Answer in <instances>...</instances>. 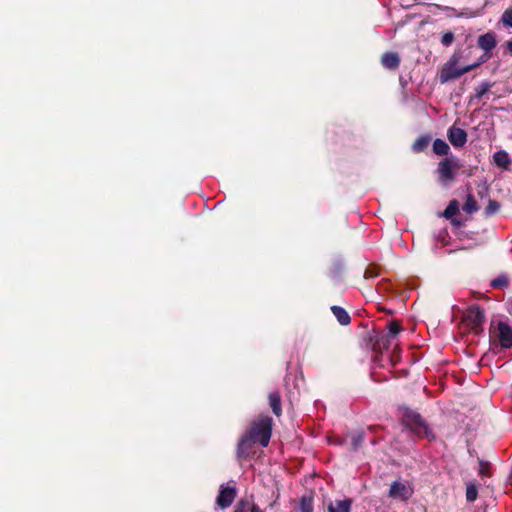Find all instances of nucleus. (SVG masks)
<instances>
[{
  "label": "nucleus",
  "instance_id": "nucleus-2",
  "mask_svg": "<svg viewBox=\"0 0 512 512\" xmlns=\"http://www.w3.org/2000/svg\"><path fill=\"white\" fill-rule=\"evenodd\" d=\"M272 427L273 419L268 415L260 414L251 422L246 434L262 447H267L272 436Z\"/></svg>",
  "mask_w": 512,
  "mask_h": 512
},
{
  "label": "nucleus",
  "instance_id": "nucleus-22",
  "mask_svg": "<svg viewBox=\"0 0 512 512\" xmlns=\"http://www.w3.org/2000/svg\"><path fill=\"white\" fill-rule=\"evenodd\" d=\"M364 440H365V434L363 431H359L356 434H354L351 439V446H352L351 450L357 451L364 443Z\"/></svg>",
  "mask_w": 512,
  "mask_h": 512
},
{
  "label": "nucleus",
  "instance_id": "nucleus-17",
  "mask_svg": "<svg viewBox=\"0 0 512 512\" xmlns=\"http://www.w3.org/2000/svg\"><path fill=\"white\" fill-rule=\"evenodd\" d=\"M331 311L341 325L346 326L351 322V317L344 308L333 305Z\"/></svg>",
  "mask_w": 512,
  "mask_h": 512
},
{
  "label": "nucleus",
  "instance_id": "nucleus-31",
  "mask_svg": "<svg viewBox=\"0 0 512 512\" xmlns=\"http://www.w3.org/2000/svg\"><path fill=\"white\" fill-rule=\"evenodd\" d=\"M501 21L504 26L512 28V7L503 12Z\"/></svg>",
  "mask_w": 512,
  "mask_h": 512
},
{
  "label": "nucleus",
  "instance_id": "nucleus-28",
  "mask_svg": "<svg viewBox=\"0 0 512 512\" xmlns=\"http://www.w3.org/2000/svg\"><path fill=\"white\" fill-rule=\"evenodd\" d=\"M301 512H313V500L311 497H302L300 500Z\"/></svg>",
  "mask_w": 512,
  "mask_h": 512
},
{
  "label": "nucleus",
  "instance_id": "nucleus-13",
  "mask_svg": "<svg viewBox=\"0 0 512 512\" xmlns=\"http://www.w3.org/2000/svg\"><path fill=\"white\" fill-rule=\"evenodd\" d=\"M493 162L496 166L503 170H510L512 165V159L508 152L505 150H499L493 155Z\"/></svg>",
  "mask_w": 512,
  "mask_h": 512
},
{
  "label": "nucleus",
  "instance_id": "nucleus-36",
  "mask_svg": "<svg viewBox=\"0 0 512 512\" xmlns=\"http://www.w3.org/2000/svg\"><path fill=\"white\" fill-rule=\"evenodd\" d=\"M251 512H264V511L255 503H252Z\"/></svg>",
  "mask_w": 512,
  "mask_h": 512
},
{
  "label": "nucleus",
  "instance_id": "nucleus-23",
  "mask_svg": "<svg viewBox=\"0 0 512 512\" xmlns=\"http://www.w3.org/2000/svg\"><path fill=\"white\" fill-rule=\"evenodd\" d=\"M459 212V205L457 200H452L443 212V216L447 219L452 218Z\"/></svg>",
  "mask_w": 512,
  "mask_h": 512
},
{
  "label": "nucleus",
  "instance_id": "nucleus-12",
  "mask_svg": "<svg viewBox=\"0 0 512 512\" xmlns=\"http://www.w3.org/2000/svg\"><path fill=\"white\" fill-rule=\"evenodd\" d=\"M477 46L485 52L493 53V49L497 46L495 32L489 31L485 34L480 35L477 39Z\"/></svg>",
  "mask_w": 512,
  "mask_h": 512
},
{
  "label": "nucleus",
  "instance_id": "nucleus-35",
  "mask_svg": "<svg viewBox=\"0 0 512 512\" xmlns=\"http://www.w3.org/2000/svg\"><path fill=\"white\" fill-rule=\"evenodd\" d=\"M342 272V266L340 263H334L332 267L330 268V273L333 275V277L340 276Z\"/></svg>",
  "mask_w": 512,
  "mask_h": 512
},
{
  "label": "nucleus",
  "instance_id": "nucleus-25",
  "mask_svg": "<svg viewBox=\"0 0 512 512\" xmlns=\"http://www.w3.org/2000/svg\"><path fill=\"white\" fill-rule=\"evenodd\" d=\"M251 506L252 504L249 499L242 498L237 502L233 512H248L249 510L251 511Z\"/></svg>",
  "mask_w": 512,
  "mask_h": 512
},
{
  "label": "nucleus",
  "instance_id": "nucleus-33",
  "mask_svg": "<svg viewBox=\"0 0 512 512\" xmlns=\"http://www.w3.org/2000/svg\"><path fill=\"white\" fill-rule=\"evenodd\" d=\"M461 59V54L459 52H454L449 60L443 66H457Z\"/></svg>",
  "mask_w": 512,
  "mask_h": 512
},
{
  "label": "nucleus",
  "instance_id": "nucleus-3",
  "mask_svg": "<svg viewBox=\"0 0 512 512\" xmlns=\"http://www.w3.org/2000/svg\"><path fill=\"white\" fill-rule=\"evenodd\" d=\"M462 168L460 160L456 157H446L438 163V182L448 186L456 179V172Z\"/></svg>",
  "mask_w": 512,
  "mask_h": 512
},
{
  "label": "nucleus",
  "instance_id": "nucleus-5",
  "mask_svg": "<svg viewBox=\"0 0 512 512\" xmlns=\"http://www.w3.org/2000/svg\"><path fill=\"white\" fill-rule=\"evenodd\" d=\"M485 312L479 305L470 306L465 313V321L475 334L483 332Z\"/></svg>",
  "mask_w": 512,
  "mask_h": 512
},
{
  "label": "nucleus",
  "instance_id": "nucleus-15",
  "mask_svg": "<svg viewBox=\"0 0 512 512\" xmlns=\"http://www.w3.org/2000/svg\"><path fill=\"white\" fill-rule=\"evenodd\" d=\"M269 406L276 417L282 415L281 394L279 391L270 392L268 395Z\"/></svg>",
  "mask_w": 512,
  "mask_h": 512
},
{
  "label": "nucleus",
  "instance_id": "nucleus-8",
  "mask_svg": "<svg viewBox=\"0 0 512 512\" xmlns=\"http://www.w3.org/2000/svg\"><path fill=\"white\" fill-rule=\"evenodd\" d=\"M257 442L250 438L246 433L243 434L237 444L236 448V457L239 461H244L250 459L255 451L254 445Z\"/></svg>",
  "mask_w": 512,
  "mask_h": 512
},
{
  "label": "nucleus",
  "instance_id": "nucleus-10",
  "mask_svg": "<svg viewBox=\"0 0 512 512\" xmlns=\"http://www.w3.org/2000/svg\"><path fill=\"white\" fill-rule=\"evenodd\" d=\"M470 71L471 67H468V65L461 68H458L457 66H443L440 72L439 79L441 83H446L451 80L457 79Z\"/></svg>",
  "mask_w": 512,
  "mask_h": 512
},
{
  "label": "nucleus",
  "instance_id": "nucleus-18",
  "mask_svg": "<svg viewBox=\"0 0 512 512\" xmlns=\"http://www.w3.org/2000/svg\"><path fill=\"white\" fill-rule=\"evenodd\" d=\"M432 137L430 135H421L412 144V150L414 153L424 152L430 145Z\"/></svg>",
  "mask_w": 512,
  "mask_h": 512
},
{
  "label": "nucleus",
  "instance_id": "nucleus-27",
  "mask_svg": "<svg viewBox=\"0 0 512 512\" xmlns=\"http://www.w3.org/2000/svg\"><path fill=\"white\" fill-rule=\"evenodd\" d=\"M492 57H493V53L484 51V53L478 58V60L475 63L468 65V67H471V71H472V70L478 68L480 65L489 61Z\"/></svg>",
  "mask_w": 512,
  "mask_h": 512
},
{
  "label": "nucleus",
  "instance_id": "nucleus-14",
  "mask_svg": "<svg viewBox=\"0 0 512 512\" xmlns=\"http://www.w3.org/2000/svg\"><path fill=\"white\" fill-rule=\"evenodd\" d=\"M400 57L396 52H386L381 56V64L390 70H396L400 65Z\"/></svg>",
  "mask_w": 512,
  "mask_h": 512
},
{
  "label": "nucleus",
  "instance_id": "nucleus-30",
  "mask_svg": "<svg viewBox=\"0 0 512 512\" xmlns=\"http://www.w3.org/2000/svg\"><path fill=\"white\" fill-rule=\"evenodd\" d=\"M478 491L475 484H469L466 488V499L468 502H473L477 499Z\"/></svg>",
  "mask_w": 512,
  "mask_h": 512
},
{
  "label": "nucleus",
  "instance_id": "nucleus-24",
  "mask_svg": "<svg viewBox=\"0 0 512 512\" xmlns=\"http://www.w3.org/2000/svg\"><path fill=\"white\" fill-rule=\"evenodd\" d=\"M402 330V327L398 321H391L388 324V332L385 333L389 335V338L392 340L395 338Z\"/></svg>",
  "mask_w": 512,
  "mask_h": 512
},
{
  "label": "nucleus",
  "instance_id": "nucleus-7",
  "mask_svg": "<svg viewBox=\"0 0 512 512\" xmlns=\"http://www.w3.org/2000/svg\"><path fill=\"white\" fill-rule=\"evenodd\" d=\"M413 493V488L406 482L393 481L388 491V497L406 503L412 497Z\"/></svg>",
  "mask_w": 512,
  "mask_h": 512
},
{
  "label": "nucleus",
  "instance_id": "nucleus-37",
  "mask_svg": "<svg viewBox=\"0 0 512 512\" xmlns=\"http://www.w3.org/2000/svg\"><path fill=\"white\" fill-rule=\"evenodd\" d=\"M506 45H507L508 51L512 54V39L508 40Z\"/></svg>",
  "mask_w": 512,
  "mask_h": 512
},
{
  "label": "nucleus",
  "instance_id": "nucleus-16",
  "mask_svg": "<svg viewBox=\"0 0 512 512\" xmlns=\"http://www.w3.org/2000/svg\"><path fill=\"white\" fill-rule=\"evenodd\" d=\"M352 503L351 498L335 500L328 505V512H351Z\"/></svg>",
  "mask_w": 512,
  "mask_h": 512
},
{
  "label": "nucleus",
  "instance_id": "nucleus-20",
  "mask_svg": "<svg viewBox=\"0 0 512 512\" xmlns=\"http://www.w3.org/2000/svg\"><path fill=\"white\" fill-rule=\"evenodd\" d=\"M478 209L479 207L475 197L472 194H468L466 197V201L463 205V210L468 214H472L478 211Z\"/></svg>",
  "mask_w": 512,
  "mask_h": 512
},
{
  "label": "nucleus",
  "instance_id": "nucleus-29",
  "mask_svg": "<svg viewBox=\"0 0 512 512\" xmlns=\"http://www.w3.org/2000/svg\"><path fill=\"white\" fill-rule=\"evenodd\" d=\"M500 209V204L496 200L490 199L488 201V205L485 208V215L491 216L494 215Z\"/></svg>",
  "mask_w": 512,
  "mask_h": 512
},
{
  "label": "nucleus",
  "instance_id": "nucleus-21",
  "mask_svg": "<svg viewBox=\"0 0 512 512\" xmlns=\"http://www.w3.org/2000/svg\"><path fill=\"white\" fill-rule=\"evenodd\" d=\"M509 285L508 276L504 273L500 274L498 277L494 278L490 282V286L494 289H503L507 288Z\"/></svg>",
  "mask_w": 512,
  "mask_h": 512
},
{
  "label": "nucleus",
  "instance_id": "nucleus-19",
  "mask_svg": "<svg viewBox=\"0 0 512 512\" xmlns=\"http://www.w3.org/2000/svg\"><path fill=\"white\" fill-rule=\"evenodd\" d=\"M433 152L438 156H447L450 147L444 140L437 138L433 142Z\"/></svg>",
  "mask_w": 512,
  "mask_h": 512
},
{
  "label": "nucleus",
  "instance_id": "nucleus-1",
  "mask_svg": "<svg viewBox=\"0 0 512 512\" xmlns=\"http://www.w3.org/2000/svg\"><path fill=\"white\" fill-rule=\"evenodd\" d=\"M401 411V422L419 438L433 440L435 438L426 420L415 410L403 407Z\"/></svg>",
  "mask_w": 512,
  "mask_h": 512
},
{
  "label": "nucleus",
  "instance_id": "nucleus-6",
  "mask_svg": "<svg viewBox=\"0 0 512 512\" xmlns=\"http://www.w3.org/2000/svg\"><path fill=\"white\" fill-rule=\"evenodd\" d=\"M493 324L490 326V334L498 340L500 346L504 349L512 347V327L505 321H498L494 330Z\"/></svg>",
  "mask_w": 512,
  "mask_h": 512
},
{
  "label": "nucleus",
  "instance_id": "nucleus-32",
  "mask_svg": "<svg viewBox=\"0 0 512 512\" xmlns=\"http://www.w3.org/2000/svg\"><path fill=\"white\" fill-rule=\"evenodd\" d=\"M454 40H455V36H454L453 32L448 31L442 35L441 43L444 46L448 47L454 42Z\"/></svg>",
  "mask_w": 512,
  "mask_h": 512
},
{
  "label": "nucleus",
  "instance_id": "nucleus-11",
  "mask_svg": "<svg viewBox=\"0 0 512 512\" xmlns=\"http://www.w3.org/2000/svg\"><path fill=\"white\" fill-rule=\"evenodd\" d=\"M449 142L455 148L463 147L467 142V133L464 129L452 125L447 131Z\"/></svg>",
  "mask_w": 512,
  "mask_h": 512
},
{
  "label": "nucleus",
  "instance_id": "nucleus-34",
  "mask_svg": "<svg viewBox=\"0 0 512 512\" xmlns=\"http://www.w3.org/2000/svg\"><path fill=\"white\" fill-rule=\"evenodd\" d=\"M479 463H480L479 474L482 475V476H490V473H489V463L488 462H484L482 460H480Z\"/></svg>",
  "mask_w": 512,
  "mask_h": 512
},
{
  "label": "nucleus",
  "instance_id": "nucleus-4",
  "mask_svg": "<svg viewBox=\"0 0 512 512\" xmlns=\"http://www.w3.org/2000/svg\"><path fill=\"white\" fill-rule=\"evenodd\" d=\"M366 346L376 353H382L388 349L391 345V339L389 335H386L383 331L372 330L368 332L364 338Z\"/></svg>",
  "mask_w": 512,
  "mask_h": 512
},
{
  "label": "nucleus",
  "instance_id": "nucleus-9",
  "mask_svg": "<svg viewBox=\"0 0 512 512\" xmlns=\"http://www.w3.org/2000/svg\"><path fill=\"white\" fill-rule=\"evenodd\" d=\"M237 496V490L233 486H220L219 494L216 498V504L221 509H226L231 506Z\"/></svg>",
  "mask_w": 512,
  "mask_h": 512
},
{
  "label": "nucleus",
  "instance_id": "nucleus-26",
  "mask_svg": "<svg viewBox=\"0 0 512 512\" xmlns=\"http://www.w3.org/2000/svg\"><path fill=\"white\" fill-rule=\"evenodd\" d=\"M493 86L490 82H483L478 87L475 88V97L477 99H481Z\"/></svg>",
  "mask_w": 512,
  "mask_h": 512
}]
</instances>
